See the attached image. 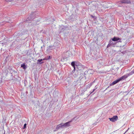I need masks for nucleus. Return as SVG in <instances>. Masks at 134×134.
Segmentation results:
<instances>
[{
    "label": "nucleus",
    "instance_id": "nucleus-6",
    "mask_svg": "<svg viewBox=\"0 0 134 134\" xmlns=\"http://www.w3.org/2000/svg\"><path fill=\"white\" fill-rule=\"evenodd\" d=\"M62 124L61 123L60 124H59V125H57L56 129L57 130H58L61 128H63V127H62Z\"/></svg>",
    "mask_w": 134,
    "mask_h": 134
},
{
    "label": "nucleus",
    "instance_id": "nucleus-20",
    "mask_svg": "<svg viewBox=\"0 0 134 134\" xmlns=\"http://www.w3.org/2000/svg\"><path fill=\"white\" fill-rule=\"evenodd\" d=\"M132 74H132V73H133V72H132Z\"/></svg>",
    "mask_w": 134,
    "mask_h": 134
},
{
    "label": "nucleus",
    "instance_id": "nucleus-13",
    "mask_svg": "<svg viewBox=\"0 0 134 134\" xmlns=\"http://www.w3.org/2000/svg\"><path fill=\"white\" fill-rule=\"evenodd\" d=\"M59 47H60L59 46H58L57 48H56L55 49H56V48L57 50H59Z\"/></svg>",
    "mask_w": 134,
    "mask_h": 134
},
{
    "label": "nucleus",
    "instance_id": "nucleus-4",
    "mask_svg": "<svg viewBox=\"0 0 134 134\" xmlns=\"http://www.w3.org/2000/svg\"><path fill=\"white\" fill-rule=\"evenodd\" d=\"M121 2L122 3H130V1L127 0H121Z\"/></svg>",
    "mask_w": 134,
    "mask_h": 134
},
{
    "label": "nucleus",
    "instance_id": "nucleus-17",
    "mask_svg": "<svg viewBox=\"0 0 134 134\" xmlns=\"http://www.w3.org/2000/svg\"><path fill=\"white\" fill-rule=\"evenodd\" d=\"M129 129V128L126 131V132L127 131V130H128Z\"/></svg>",
    "mask_w": 134,
    "mask_h": 134
},
{
    "label": "nucleus",
    "instance_id": "nucleus-19",
    "mask_svg": "<svg viewBox=\"0 0 134 134\" xmlns=\"http://www.w3.org/2000/svg\"><path fill=\"white\" fill-rule=\"evenodd\" d=\"M1 25H1V24H0V26Z\"/></svg>",
    "mask_w": 134,
    "mask_h": 134
},
{
    "label": "nucleus",
    "instance_id": "nucleus-9",
    "mask_svg": "<svg viewBox=\"0 0 134 134\" xmlns=\"http://www.w3.org/2000/svg\"><path fill=\"white\" fill-rule=\"evenodd\" d=\"M109 43H110V45H114L115 44V43H113L112 42V41H110Z\"/></svg>",
    "mask_w": 134,
    "mask_h": 134
},
{
    "label": "nucleus",
    "instance_id": "nucleus-18",
    "mask_svg": "<svg viewBox=\"0 0 134 134\" xmlns=\"http://www.w3.org/2000/svg\"><path fill=\"white\" fill-rule=\"evenodd\" d=\"M43 62H41V63H40V64H41V63H42Z\"/></svg>",
    "mask_w": 134,
    "mask_h": 134
},
{
    "label": "nucleus",
    "instance_id": "nucleus-5",
    "mask_svg": "<svg viewBox=\"0 0 134 134\" xmlns=\"http://www.w3.org/2000/svg\"><path fill=\"white\" fill-rule=\"evenodd\" d=\"M119 40H121V39L118 37H115L112 39V41H117Z\"/></svg>",
    "mask_w": 134,
    "mask_h": 134
},
{
    "label": "nucleus",
    "instance_id": "nucleus-3",
    "mask_svg": "<svg viewBox=\"0 0 134 134\" xmlns=\"http://www.w3.org/2000/svg\"><path fill=\"white\" fill-rule=\"evenodd\" d=\"M109 119L110 121L114 122L118 120V117L117 116H114L112 118H109Z\"/></svg>",
    "mask_w": 134,
    "mask_h": 134
},
{
    "label": "nucleus",
    "instance_id": "nucleus-1",
    "mask_svg": "<svg viewBox=\"0 0 134 134\" xmlns=\"http://www.w3.org/2000/svg\"><path fill=\"white\" fill-rule=\"evenodd\" d=\"M126 76L124 75L121 77L119 79L114 81L110 84V86L115 85L121 80H122L127 78Z\"/></svg>",
    "mask_w": 134,
    "mask_h": 134
},
{
    "label": "nucleus",
    "instance_id": "nucleus-12",
    "mask_svg": "<svg viewBox=\"0 0 134 134\" xmlns=\"http://www.w3.org/2000/svg\"><path fill=\"white\" fill-rule=\"evenodd\" d=\"M26 125H27V124H25L24 125V127H23V129H25V128H26Z\"/></svg>",
    "mask_w": 134,
    "mask_h": 134
},
{
    "label": "nucleus",
    "instance_id": "nucleus-8",
    "mask_svg": "<svg viewBox=\"0 0 134 134\" xmlns=\"http://www.w3.org/2000/svg\"><path fill=\"white\" fill-rule=\"evenodd\" d=\"M21 67L23 68L24 69H25L26 68V66H25L24 64H21Z\"/></svg>",
    "mask_w": 134,
    "mask_h": 134
},
{
    "label": "nucleus",
    "instance_id": "nucleus-2",
    "mask_svg": "<svg viewBox=\"0 0 134 134\" xmlns=\"http://www.w3.org/2000/svg\"><path fill=\"white\" fill-rule=\"evenodd\" d=\"M75 118H74L72 119L70 121H69L66 123L62 124V127H67L70 126V123L73 120H74Z\"/></svg>",
    "mask_w": 134,
    "mask_h": 134
},
{
    "label": "nucleus",
    "instance_id": "nucleus-15",
    "mask_svg": "<svg viewBox=\"0 0 134 134\" xmlns=\"http://www.w3.org/2000/svg\"><path fill=\"white\" fill-rule=\"evenodd\" d=\"M12 0H5V1L7 2H10Z\"/></svg>",
    "mask_w": 134,
    "mask_h": 134
},
{
    "label": "nucleus",
    "instance_id": "nucleus-22",
    "mask_svg": "<svg viewBox=\"0 0 134 134\" xmlns=\"http://www.w3.org/2000/svg\"><path fill=\"white\" fill-rule=\"evenodd\" d=\"M41 48H42V47H41Z\"/></svg>",
    "mask_w": 134,
    "mask_h": 134
},
{
    "label": "nucleus",
    "instance_id": "nucleus-21",
    "mask_svg": "<svg viewBox=\"0 0 134 134\" xmlns=\"http://www.w3.org/2000/svg\"><path fill=\"white\" fill-rule=\"evenodd\" d=\"M132 74H132V73H133V72H132Z\"/></svg>",
    "mask_w": 134,
    "mask_h": 134
},
{
    "label": "nucleus",
    "instance_id": "nucleus-14",
    "mask_svg": "<svg viewBox=\"0 0 134 134\" xmlns=\"http://www.w3.org/2000/svg\"><path fill=\"white\" fill-rule=\"evenodd\" d=\"M110 46H111L109 43V44H108V45L107 46V47L108 48Z\"/></svg>",
    "mask_w": 134,
    "mask_h": 134
},
{
    "label": "nucleus",
    "instance_id": "nucleus-11",
    "mask_svg": "<svg viewBox=\"0 0 134 134\" xmlns=\"http://www.w3.org/2000/svg\"><path fill=\"white\" fill-rule=\"evenodd\" d=\"M44 59H39L37 60V61L38 62H41L43 60H44Z\"/></svg>",
    "mask_w": 134,
    "mask_h": 134
},
{
    "label": "nucleus",
    "instance_id": "nucleus-10",
    "mask_svg": "<svg viewBox=\"0 0 134 134\" xmlns=\"http://www.w3.org/2000/svg\"><path fill=\"white\" fill-rule=\"evenodd\" d=\"M52 58V56H48V58H46L45 59L47 60H48L49 59H50Z\"/></svg>",
    "mask_w": 134,
    "mask_h": 134
},
{
    "label": "nucleus",
    "instance_id": "nucleus-16",
    "mask_svg": "<svg viewBox=\"0 0 134 134\" xmlns=\"http://www.w3.org/2000/svg\"><path fill=\"white\" fill-rule=\"evenodd\" d=\"M95 89H94L93 90V91L92 92H91V93H92L94 91H95Z\"/></svg>",
    "mask_w": 134,
    "mask_h": 134
},
{
    "label": "nucleus",
    "instance_id": "nucleus-7",
    "mask_svg": "<svg viewBox=\"0 0 134 134\" xmlns=\"http://www.w3.org/2000/svg\"><path fill=\"white\" fill-rule=\"evenodd\" d=\"M71 65L74 68V70H75V63L74 62H72L71 63Z\"/></svg>",
    "mask_w": 134,
    "mask_h": 134
}]
</instances>
